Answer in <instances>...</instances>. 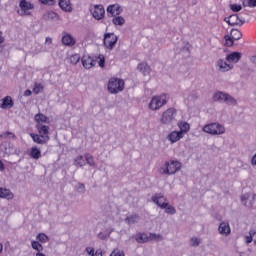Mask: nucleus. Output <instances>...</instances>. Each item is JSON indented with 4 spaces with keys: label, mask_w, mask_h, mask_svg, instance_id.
<instances>
[{
    "label": "nucleus",
    "mask_w": 256,
    "mask_h": 256,
    "mask_svg": "<svg viewBox=\"0 0 256 256\" xmlns=\"http://www.w3.org/2000/svg\"><path fill=\"white\" fill-rule=\"evenodd\" d=\"M34 121L36 123V129H37V133H31L30 137L33 140L34 143H37V145H46V143H49V141L51 140V137L49 136V126L44 125V123H51V121H49V117H47L45 114L43 113H38L34 116Z\"/></svg>",
    "instance_id": "obj_1"
},
{
    "label": "nucleus",
    "mask_w": 256,
    "mask_h": 256,
    "mask_svg": "<svg viewBox=\"0 0 256 256\" xmlns=\"http://www.w3.org/2000/svg\"><path fill=\"white\" fill-rule=\"evenodd\" d=\"M181 170V163L177 160L166 161L160 168L161 175H175L177 171Z\"/></svg>",
    "instance_id": "obj_2"
},
{
    "label": "nucleus",
    "mask_w": 256,
    "mask_h": 256,
    "mask_svg": "<svg viewBox=\"0 0 256 256\" xmlns=\"http://www.w3.org/2000/svg\"><path fill=\"white\" fill-rule=\"evenodd\" d=\"M167 101H169V98L166 94L154 96L149 103V109H151V111H159L161 107L167 105Z\"/></svg>",
    "instance_id": "obj_3"
},
{
    "label": "nucleus",
    "mask_w": 256,
    "mask_h": 256,
    "mask_svg": "<svg viewBox=\"0 0 256 256\" xmlns=\"http://www.w3.org/2000/svg\"><path fill=\"white\" fill-rule=\"evenodd\" d=\"M125 89V81L119 78H111L108 82V91L112 94L120 93Z\"/></svg>",
    "instance_id": "obj_4"
},
{
    "label": "nucleus",
    "mask_w": 256,
    "mask_h": 256,
    "mask_svg": "<svg viewBox=\"0 0 256 256\" xmlns=\"http://www.w3.org/2000/svg\"><path fill=\"white\" fill-rule=\"evenodd\" d=\"M203 132L209 135H223L225 127L219 123H211L203 127Z\"/></svg>",
    "instance_id": "obj_5"
},
{
    "label": "nucleus",
    "mask_w": 256,
    "mask_h": 256,
    "mask_svg": "<svg viewBox=\"0 0 256 256\" xmlns=\"http://www.w3.org/2000/svg\"><path fill=\"white\" fill-rule=\"evenodd\" d=\"M175 115H177V110L175 108H168L162 113L160 123L162 125H171L175 121Z\"/></svg>",
    "instance_id": "obj_6"
},
{
    "label": "nucleus",
    "mask_w": 256,
    "mask_h": 256,
    "mask_svg": "<svg viewBox=\"0 0 256 256\" xmlns=\"http://www.w3.org/2000/svg\"><path fill=\"white\" fill-rule=\"evenodd\" d=\"M243 37V33L239 29H232L230 36L225 35L224 40H225V46L226 47H233L235 41H239Z\"/></svg>",
    "instance_id": "obj_7"
},
{
    "label": "nucleus",
    "mask_w": 256,
    "mask_h": 256,
    "mask_svg": "<svg viewBox=\"0 0 256 256\" xmlns=\"http://www.w3.org/2000/svg\"><path fill=\"white\" fill-rule=\"evenodd\" d=\"M19 7L21 11L18 10V14L21 17H25V15H31V11L35 9V5H33L31 2H28L27 0H20Z\"/></svg>",
    "instance_id": "obj_8"
},
{
    "label": "nucleus",
    "mask_w": 256,
    "mask_h": 256,
    "mask_svg": "<svg viewBox=\"0 0 256 256\" xmlns=\"http://www.w3.org/2000/svg\"><path fill=\"white\" fill-rule=\"evenodd\" d=\"M213 99L215 101H224L227 105H237V100L231 97L229 94L223 92H217L214 94Z\"/></svg>",
    "instance_id": "obj_9"
},
{
    "label": "nucleus",
    "mask_w": 256,
    "mask_h": 256,
    "mask_svg": "<svg viewBox=\"0 0 256 256\" xmlns=\"http://www.w3.org/2000/svg\"><path fill=\"white\" fill-rule=\"evenodd\" d=\"M117 35H115L114 33H106L104 35V46L106 47V49H113L115 47V45H117Z\"/></svg>",
    "instance_id": "obj_10"
},
{
    "label": "nucleus",
    "mask_w": 256,
    "mask_h": 256,
    "mask_svg": "<svg viewBox=\"0 0 256 256\" xmlns=\"http://www.w3.org/2000/svg\"><path fill=\"white\" fill-rule=\"evenodd\" d=\"M152 201L158 205L161 209H166L168 207L169 203H167V198L163 196V194H156L152 197Z\"/></svg>",
    "instance_id": "obj_11"
},
{
    "label": "nucleus",
    "mask_w": 256,
    "mask_h": 256,
    "mask_svg": "<svg viewBox=\"0 0 256 256\" xmlns=\"http://www.w3.org/2000/svg\"><path fill=\"white\" fill-rule=\"evenodd\" d=\"M91 13L94 19H97V21H99L103 19V17H105V8L103 7V5H96L91 10Z\"/></svg>",
    "instance_id": "obj_12"
},
{
    "label": "nucleus",
    "mask_w": 256,
    "mask_h": 256,
    "mask_svg": "<svg viewBox=\"0 0 256 256\" xmlns=\"http://www.w3.org/2000/svg\"><path fill=\"white\" fill-rule=\"evenodd\" d=\"M82 65L84 69H93L95 65H97V60L95 58L89 56V55H84L82 57Z\"/></svg>",
    "instance_id": "obj_13"
},
{
    "label": "nucleus",
    "mask_w": 256,
    "mask_h": 256,
    "mask_svg": "<svg viewBox=\"0 0 256 256\" xmlns=\"http://www.w3.org/2000/svg\"><path fill=\"white\" fill-rule=\"evenodd\" d=\"M107 13L111 17H117L118 15H121V13H123V9L119 4H113L108 6Z\"/></svg>",
    "instance_id": "obj_14"
},
{
    "label": "nucleus",
    "mask_w": 256,
    "mask_h": 256,
    "mask_svg": "<svg viewBox=\"0 0 256 256\" xmlns=\"http://www.w3.org/2000/svg\"><path fill=\"white\" fill-rule=\"evenodd\" d=\"M15 198V194L7 188L0 187V199H7V201H12Z\"/></svg>",
    "instance_id": "obj_15"
},
{
    "label": "nucleus",
    "mask_w": 256,
    "mask_h": 256,
    "mask_svg": "<svg viewBox=\"0 0 256 256\" xmlns=\"http://www.w3.org/2000/svg\"><path fill=\"white\" fill-rule=\"evenodd\" d=\"M227 23L231 25V27H235V25H243L245 21L239 18V15L233 14L228 18Z\"/></svg>",
    "instance_id": "obj_16"
},
{
    "label": "nucleus",
    "mask_w": 256,
    "mask_h": 256,
    "mask_svg": "<svg viewBox=\"0 0 256 256\" xmlns=\"http://www.w3.org/2000/svg\"><path fill=\"white\" fill-rule=\"evenodd\" d=\"M242 54L240 52H232L226 56L228 63H239L241 61Z\"/></svg>",
    "instance_id": "obj_17"
},
{
    "label": "nucleus",
    "mask_w": 256,
    "mask_h": 256,
    "mask_svg": "<svg viewBox=\"0 0 256 256\" xmlns=\"http://www.w3.org/2000/svg\"><path fill=\"white\" fill-rule=\"evenodd\" d=\"M183 133L179 132V131H172L169 135H168V141H170V143H177V141H181V139H183Z\"/></svg>",
    "instance_id": "obj_18"
},
{
    "label": "nucleus",
    "mask_w": 256,
    "mask_h": 256,
    "mask_svg": "<svg viewBox=\"0 0 256 256\" xmlns=\"http://www.w3.org/2000/svg\"><path fill=\"white\" fill-rule=\"evenodd\" d=\"M218 231L220 235H224L225 237H227V235L231 234V227L227 222H222L218 227Z\"/></svg>",
    "instance_id": "obj_19"
},
{
    "label": "nucleus",
    "mask_w": 256,
    "mask_h": 256,
    "mask_svg": "<svg viewBox=\"0 0 256 256\" xmlns=\"http://www.w3.org/2000/svg\"><path fill=\"white\" fill-rule=\"evenodd\" d=\"M13 105H15V103L13 102V98H11V96H6L2 99L0 109H11Z\"/></svg>",
    "instance_id": "obj_20"
},
{
    "label": "nucleus",
    "mask_w": 256,
    "mask_h": 256,
    "mask_svg": "<svg viewBox=\"0 0 256 256\" xmlns=\"http://www.w3.org/2000/svg\"><path fill=\"white\" fill-rule=\"evenodd\" d=\"M59 7L62 11H66L67 13H71V11H73L71 0H59Z\"/></svg>",
    "instance_id": "obj_21"
},
{
    "label": "nucleus",
    "mask_w": 256,
    "mask_h": 256,
    "mask_svg": "<svg viewBox=\"0 0 256 256\" xmlns=\"http://www.w3.org/2000/svg\"><path fill=\"white\" fill-rule=\"evenodd\" d=\"M62 43L68 47H73V45L76 43V40L70 34L65 33L62 37Z\"/></svg>",
    "instance_id": "obj_22"
},
{
    "label": "nucleus",
    "mask_w": 256,
    "mask_h": 256,
    "mask_svg": "<svg viewBox=\"0 0 256 256\" xmlns=\"http://www.w3.org/2000/svg\"><path fill=\"white\" fill-rule=\"evenodd\" d=\"M217 65L219 67V70L223 73L231 71V69H233V64H227V62L222 59L218 60Z\"/></svg>",
    "instance_id": "obj_23"
},
{
    "label": "nucleus",
    "mask_w": 256,
    "mask_h": 256,
    "mask_svg": "<svg viewBox=\"0 0 256 256\" xmlns=\"http://www.w3.org/2000/svg\"><path fill=\"white\" fill-rule=\"evenodd\" d=\"M178 127L180 129V133H182V135L185 137L186 133H189L190 129H191V125H189V123L187 122H178Z\"/></svg>",
    "instance_id": "obj_24"
},
{
    "label": "nucleus",
    "mask_w": 256,
    "mask_h": 256,
    "mask_svg": "<svg viewBox=\"0 0 256 256\" xmlns=\"http://www.w3.org/2000/svg\"><path fill=\"white\" fill-rule=\"evenodd\" d=\"M139 71L143 73V75H149L151 73V66L147 64V62H142L138 65Z\"/></svg>",
    "instance_id": "obj_25"
},
{
    "label": "nucleus",
    "mask_w": 256,
    "mask_h": 256,
    "mask_svg": "<svg viewBox=\"0 0 256 256\" xmlns=\"http://www.w3.org/2000/svg\"><path fill=\"white\" fill-rule=\"evenodd\" d=\"M30 157L32 159H41V150L37 148V146H34L30 149Z\"/></svg>",
    "instance_id": "obj_26"
},
{
    "label": "nucleus",
    "mask_w": 256,
    "mask_h": 256,
    "mask_svg": "<svg viewBox=\"0 0 256 256\" xmlns=\"http://www.w3.org/2000/svg\"><path fill=\"white\" fill-rule=\"evenodd\" d=\"M70 65H77L81 61V56L79 54H72L67 58Z\"/></svg>",
    "instance_id": "obj_27"
},
{
    "label": "nucleus",
    "mask_w": 256,
    "mask_h": 256,
    "mask_svg": "<svg viewBox=\"0 0 256 256\" xmlns=\"http://www.w3.org/2000/svg\"><path fill=\"white\" fill-rule=\"evenodd\" d=\"M137 243H147L149 241V236L145 233H138L135 237Z\"/></svg>",
    "instance_id": "obj_28"
},
{
    "label": "nucleus",
    "mask_w": 256,
    "mask_h": 256,
    "mask_svg": "<svg viewBox=\"0 0 256 256\" xmlns=\"http://www.w3.org/2000/svg\"><path fill=\"white\" fill-rule=\"evenodd\" d=\"M44 89L45 87H43V84L35 83L32 91L34 95H39V93H43Z\"/></svg>",
    "instance_id": "obj_29"
},
{
    "label": "nucleus",
    "mask_w": 256,
    "mask_h": 256,
    "mask_svg": "<svg viewBox=\"0 0 256 256\" xmlns=\"http://www.w3.org/2000/svg\"><path fill=\"white\" fill-rule=\"evenodd\" d=\"M86 251L88 255H91V256H103V253L101 252V250L95 251V248L87 247Z\"/></svg>",
    "instance_id": "obj_30"
},
{
    "label": "nucleus",
    "mask_w": 256,
    "mask_h": 256,
    "mask_svg": "<svg viewBox=\"0 0 256 256\" xmlns=\"http://www.w3.org/2000/svg\"><path fill=\"white\" fill-rule=\"evenodd\" d=\"M36 239L40 242V243H49V236H47V234L45 233H39L36 237Z\"/></svg>",
    "instance_id": "obj_31"
},
{
    "label": "nucleus",
    "mask_w": 256,
    "mask_h": 256,
    "mask_svg": "<svg viewBox=\"0 0 256 256\" xmlns=\"http://www.w3.org/2000/svg\"><path fill=\"white\" fill-rule=\"evenodd\" d=\"M32 245V249H34L35 251H38V253H41V251H43V245H41V243H39V241H32L31 242Z\"/></svg>",
    "instance_id": "obj_32"
},
{
    "label": "nucleus",
    "mask_w": 256,
    "mask_h": 256,
    "mask_svg": "<svg viewBox=\"0 0 256 256\" xmlns=\"http://www.w3.org/2000/svg\"><path fill=\"white\" fill-rule=\"evenodd\" d=\"M114 25H125V18L122 16H116L112 19Z\"/></svg>",
    "instance_id": "obj_33"
},
{
    "label": "nucleus",
    "mask_w": 256,
    "mask_h": 256,
    "mask_svg": "<svg viewBox=\"0 0 256 256\" xmlns=\"http://www.w3.org/2000/svg\"><path fill=\"white\" fill-rule=\"evenodd\" d=\"M126 221L128 222V225H133V223H137V221H139V215L134 214V215L128 216L126 218Z\"/></svg>",
    "instance_id": "obj_34"
},
{
    "label": "nucleus",
    "mask_w": 256,
    "mask_h": 256,
    "mask_svg": "<svg viewBox=\"0 0 256 256\" xmlns=\"http://www.w3.org/2000/svg\"><path fill=\"white\" fill-rule=\"evenodd\" d=\"M74 165L78 167L85 166V158L83 156L76 157V159L74 160Z\"/></svg>",
    "instance_id": "obj_35"
},
{
    "label": "nucleus",
    "mask_w": 256,
    "mask_h": 256,
    "mask_svg": "<svg viewBox=\"0 0 256 256\" xmlns=\"http://www.w3.org/2000/svg\"><path fill=\"white\" fill-rule=\"evenodd\" d=\"M86 163L91 167H95V159L91 154H85Z\"/></svg>",
    "instance_id": "obj_36"
},
{
    "label": "nucleus",
    "mask_w": 256,
    "mask_h": 256,
    "mask_svg": "<svg viewBox=\"0 0 256 256\" xmlns=\"http://www.w3.org/2000/svg\"><path fill=\"white\" fill-rule=\"evenodd\" d=\"M255 235H256V230H250L249 232V236H246L245 239H246V243H253V238H255Z\"/></svg>",
    "instance_id": "obj_37"
},
{
    "label": "nucleus",
    "mask_w": 256,
    "mask_h": 256,
    "mask_svg": "<svg viewBox=\"0 0 256 256\" xmlns=\"http://www.w3.org/2000/svg\"><path fill=\"white\" fill-rule=\"evenodd\" d=\"M230 9L234 13H239V11H241V9H243V6H241V4H232V5H230Z\"/></svg>",
    "instance_id": "obj_38"
},
{
    "label": "nucleus",
    "mask_w": 256,
    "mask_h": 256,
    "mask_svg": "<svg viewBox=\"0 0 256 256\" xmlns=\"http://www.w3.org/2000/svg\"><path fill=\"white\" fill-rule=\"evenodd\" d=\"M95 61L99 64V67H101L103 69V67H105V56L101 55L100 57L95 58Z\"/></svg>",
    "instance_id": "obj_39"
},
{
    "label": "nucleus",
    "mask_w": 256,
    "mask_h": 256,
    "mask_svg": "<svg viewBox=\"0 0 256 256\" xmlns=\"http://www.w3.org/2000/svg\"><path fill=\"white\" fill-rule=\"evenodd\" d=\"M243 5L244 7H256V0H246Z\"/></svg>",
    "instance_id": "obj_40"
},
{
    "label": "nucleus",
    "mask_w": 256,
    "mask_h": 256,
    "mask_svg": "<svg viewBox=\"0 0 256 256\" xmlns=\"http://www.w3.org/2000/svg\"><path fill=\"white\" fill-rule=\"evenodd\" d=\"M110 256H125V252L120 249H115Z\"/></svg>",
    "instance_id": "obj_41"
},
{
    "label": "nucleus",
    "mask_w": 256,
    "mask_h": 256,
    "mask_svg": "<svg viewBox=\"0 0 256 256\" xmlns=\"http://www.w3.org/2000/svg\"><path fill=\"white\" fill-rule=\"evenodd\" d=\"M47 18L48 19H59V15L55 13L54 11L47 12Z\"/></svg>",
    "instance_id": "obj_42"
},
{
    "label": "nucleus",
    "mask_w": 256,
    "mask_h": 256,
    "mask_svg": "<svg viewBox=\"0 0 256 256\" xmlns=\"http://www.w3.org/2000/svg\"><path fill=\"white\" fill-rule=\"evenodd\" d=\"M190 241L192 247H199V244L201 243V240H199V238H191Z\"/></svg>",
    "instance_id": "obj_43"
},
{
    "label": "nucleus",
    "mask_w": 256,
    "mask_h": 256,
    "mask_svg": "<svg viewBox=\"0 0 256 256\" xmlns=\"http://www.w3.org/2000/svg\"><path fill=\"white\" fill-rule=\"evenodd\" d=\"M166 213H168V215H175L176 210L173 206H166Z\"/></svg>",
    "instance_id": "obj_44"
},
{
    "label": "nucleus",
    "mask_w": 256,
    "mask_h": 256,
    "mask_svg": "<svg viewBox=\"0 0 256 256\" xmlns=\"http://www.w3.org/2000/svg\"><path fill=\"white\" fill-rule=\"evenodd\" d=\"M150 239L152 241H161V239H163V237L159 234H150Z\"/></svg>",
    "instance_id": "obj_45"
},
{
    "label": "nucleus",
    "mask_w": 256,
    "mask_h": 256,
    "mask_svg": "<svg viewBox=\"0 0 256 256\" xmlns=\"http://www.w3.org/2000/svg\"><path fill=\"white\" fill-rule=\"evenodd\" d=\"M2 137H4L5 139H15V135L13 134V132H4L2 134Z\"/></svg>",
    "instance_id": "obj_46"
},
{
    "label": "nucleus",
    "mask_w": 256,
    "mask_h": 256,
    "mask_svg": "<svg viewBox=\"0 0 256 256\" xmlns=\"http://www.w3.org/2000/svg\"><path fill=\"white\" fill-rule=\"evenodd\" d=\"M42 5H55V0H39Z\"/></svg>",
    "instance_id": "obj_47"
},
{
    "label": "nucleus",
    "mask_w": 256,
    "mask_h": 256,
    "mask_svg": "<svg viewBox=\"0 0 256 256\" xmlns=\"http://www.w3.org/2000/svg\"><path fill=\"white\" fill-rule=\"evenodd\" d=\"M79 193H85V184H78Z\"/></svg>",
    "instance_id": "obj_48"
},
{
    "label": "nucleus",
    "mask_w": 256,
    "mask_h": 256,
    "mask_svg": "<svg viewBox=\"0 0 256 256\" xmlns=\"http://www.w3.org/2000/svg\"><path fill=\"white\" fill-rule=\"evenodd\" d=\"M31 95H33V92H32L30 89H27V90L24 92V97H31Z\"/></svg>",
    "instance_id": "obj_49"
},
{
    "label": "nucleus",
    "mask_w": 256,
    "mask_h": 256,
    "mask_svg": "<svg viewBox=\"0 0 256 256\" xmlns=\"http://www.w3.org/2000/svg\"><path fill=\"white\" fill-rule=\"evenodd\" d=\"M0 171H5V164L0 160Z\"/></svg>",
    "instance_id": "obj_50"
},
{
    "label": "nucleus",
    "mask_w": 256,
    "mask_h": 256,
    "mask_svg": "<svg viewBox=\"0 0 256 256\" xmlns=\"http://www.w3.org/2000/svg\"><path fill=\"white\" fill-rule=\"evenodd\" d=\"M5 41V38L3 37V32L0 31V45Z\"/></svg>",
    "instance_id": "obj_51"
},
{
    "label": "nucleus",
    "mask_w": 256,
    "mask_h": 256,
    "mask_svg": "<svg viewBox=\"0 0 256 256\" xmlns=\"http://www.w3.org/2000/svg\"><path fill=\"white\" fill-rule=\"evenodd\" d=\"M247 199H249V194L242 196V202L247 201Z\"/></svg>",
    "instance_id": "obj_52"
},
{
    "label": "nucleus",
    "mask_w": 256,
    "mask_h": 256,
    "mask_svg": "<svg viewBox=\"0 0 256 256\" xmlns=\"http://www.w3.org/2000/svg\"><path fill=\"white\" fill-rule=\"evenodd\" d=\"M252 165H256V154L252 158Z\"/></svg>",
    "instance_id": "obj_53"
},
{
    "label": "nucleus",
    "mask_w": 256,
    "mask_h": 256,
    "mask_svg": "<svg viewBox=\"0 0 256 256\" xmlns=\"http://www.w3.org/2000/svg\"><path fill=\"white\" fill-rule=\"evenodd\" d=\"M46 43H53V40L49 37L46 38Z\"/></svg>",
    "instance_id": "obj_54"
},
{
    "label": "nucleus",
    "mask_w": 256,
    "mask_h": 256,
    "mask_svg": "<svg viewBox=\"0 0 256 256\" xmlns=\"http://www.w3.org/2000/svg\"><path fill=\"white\" fill-rule=\"evenodd\" d=\"M3 253V245L0 243V254Z\"/></svg>",
    "instance_id": "obj_55"
},
{
    "label": "nucleus",
    "mask_w": 256,
    "mask_h": 256,
    "mask_svg": "<svg viewBox=\"0 0 256 256\" xmlns=\"http://www.w3.org/2000/svg\"><path fill=\"white\" fill-rule=\"evenodd\" d=\"M253 240H254V243H255V240H256V235H255V237L253 238Z\"/></svg>",
    "instance_id": "obj_56"
}]
</instances>
